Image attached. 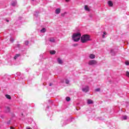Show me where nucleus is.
<instances>
[{
  "instance_id": "f257e3e1",
  "label": "nucleus",
  "mask_w": 129,
  "mask_h": 129,
  "mask_svg": "<svg viewBox=\"0 0 129 129\" xmlns=\"http://www.w3.org/2000/svg\"><path fill=\"white\" fill-rule=\"evenodd\" d=\"M72 38L74 42H78L81 38V34L80 33H74L73 34Z\"/></svg>"
},
{
  "instance_id": "f03ea898",
  "label": "nucleus",
  "mask_w": 129,
  "mask_h": 129,
  "mask_svg": "<svg viewBox=\"0 0 129 129\" xmlns=\"http://www.w3.org/2000/svg\"><path fill=\"white\" fill-rule=\"evenodd\" d=\"M88 41H90V36L87 34L84 35L81 37V42L82 43H86Z\"/></svg>"
},
{
  "instance_id": "7ed1b4c3",
  "label": "nucleus",
  "mask_w": 129,
  "mask_h": 129,
  "mask_svg": "<svg viewBox=\"0 0 129 129\" xmlns=\"http://www.w3.org/2000/svg\"><path fill=\"white\" fill-rule=\"evenodd\" d=\"M89 65L92 66V65H95L96 64H97V61L95 60H90L88 62Z\"/></svg>"
},
{
  "instance_id": "20e7f679",
  "label": "nucleus",
  "mask_w": 129,
  "mask_h": 129,
  "mask_svg": "<svg viewBox=\"0 0 129 129\" xmlns=\"http://www.w3.org/2000/svg\"><path fill=\"white\" fill-rule=\"evenodd\" d=\"M82 91H83V92H88V91H89V87H88V86H86L85 87L83 88Z\"/></svg>"
},
{
  "instance_id": "39448f33",
  "label": "nucleus",
  "mask_w": 129,
  "mask_h": 129,
  "mask_svg": "<svg viewBox=\"0 0 129 129\" xmlns=\"http://www.w3.org/2000/svg\"><path fill=\"white\" fill-rule=\"evenodd\" d=\"M60 12H61V9H60L59 8H57L56 10H55V14H56V15H59Z\"/></svg>"
},
{
  "instance_id": "423d86ee",
  "label": "nucleus",
  "mask_w": 129,
  "mask_h": 129,
  "mask_svg": "<svg viewBox=\"0 0 129 129\" xmlns=\"http://www.w3.org/2000/svg\"><path fill=\"white\" fill-rule=\"evenodd\" d=\"M57 62L58 64H63V61H62V59L60 58H57Z\"/></svg>"
},
{
  "instance_id": "0eeeda50",
  "label": "nucleus",
  "mask_w": 129,
  "mask_h": 129,
  "mask_svg": "<svg viewBox=\"0 0 129 129\" xmlns=\"http://www.w3.org/2000/svg\"><path fill=\"white\" fill-rule=\"evenodd\" d=\"M89 58L90 59H94L95 58V55H94L93 54H91L89 55Z\"/></svg>"
},
{
  "instance_id": "6e6552de",
  "label": "nucleus",
  "mask_w": 129,
  "mask_h": 129,
  "mask_svg": "<svg viewBox=\"0 0 129 129\" xmlns=\"http://www.w3.org/2000/svg\"><path fill=\"white\" fill-rule=\"evenodd\" d=\"M84 9L85 11H87V12H89V11H90V10L89 9V8H88V6H87V5L85 6Z\"/></svg>"
},
{
  "instance_id": "1a4fd4ad",
  "label": "nucleus",
  "mask_w": 129,
  "mask_h": 129,
  "mask_svg": "<svg viewBox=\"0 0 129 129\" xmlns=\"http://www.w3.org/2000/svg\"><path fill=\"white\" fill-rule=\"evenodd\" d=\"M108 4L109 7H112V6H113V3H112V2L111 1H108Z\"/></svg>"
},
{
  "instance_id": "9d476101",
  "label": "nucleus",
  "mask_w": 129,
  "mask_h": 129,
  "mask_svg": "<svg viewBox=\"0 0 129 129\" xmlns=\"http://www.w3.org/2000/svg\"><path fill=\"white\" fill-rule=\"evenodd\" d=\"M49 41L51 43H55V39L53 37L50 38Z\"/></svg>"
},
{
  "instance_id": "9b49d317",
  "label": "nucleus",
  "mask_w": 129,
  "mask_h": 129,
  "mask_svg": "<svg viewBox=\"0 0 129 129\" xmlns=\"http://www.w3.org/2000/svg\"><path fill=\"white\" fill-rule=\"evenodd\" d=\"M87 103L88 104H92V103H93V101L90 99H89L87 100Z\"/></svg>"
},
{
  "instance_id": "f8f14e48",
  "label": "nucleus",
  "mask_w": 129,
  "mask_h": 129,
  "mask_svg": "<svg viewBox=\"0 0 129 129\" xmlns=\"http://www.w3.org/2000/svg\"><path fill=\"white\" fill-rule=\"evenodd\" d=\"M12 7H15L17 5V1L12 2L11 3Z\"/></svg>"
},
{
  "instance_id": "ddd939ff",
  "label": "nucleus",
  "mask_w": 129,
  "mask_h": 129,
  "mask_svg": "<svg viewBox=\"0 0 129 129\" xmlns=\"http://www.w3.org/2000/svg\"><path fill=\"white\" fill-rule=\"evenodd\" d=\"M110 53L111 54V55H115V52L114 51V49H111Z\"/></svg>"
},
{
  "instance_id": "4468645a",
  "label": "nucleus",
  "mask_w": 129,
  "mask_h": 129,
  "mask_svg": "<svg viewBox=\"0 0 129 129\" xmlns=\"http://www.w3.org/2000/svg\"><path fill=\"white\" fill-rule=\"evenodd\" d=\"M50 53L51 54V55H54V54H56V51L55 50H51L50 51Z\"/></svg>"
},
{
  "instance_id": "2eb2a0df",
  "label": "nucleus",
  "mask_w": 129,
  "mask_h": 129,
  "mask_svg": "<svg viewBox=\"0 0 129 129\" xmlns=\"http://www.w3.org/2000/svg\"><path fill=\"white\" fill-rule=\"evenodd\" d=\"M40 32L41 33H45V32H46V28H42V29L40 30Z\"/></svg>"
},
{
  "instance_id": "dca6fc26",
  "label": "nucleus",
  "mask_w": 129,
  "mask_h": 129,
  "mask_svg": "<svg viewBox=\"0 0 129 129\" xmlns=\"http://www.w3.org/2000/svg\"><path fill=\"white\" fill-rule=\"evenodd\" d=\"M122 118H123V119H124V120H125L127 119V116L124 115L122 117Z\"/></svg>"
},
{
  "instance_id": "f3484780",
  "label": "nucleus",
  "mask_w": 129,
  "mask_h": 129,
  "mask_svg": "<svg viewBox=\"0 0 129 129\" xmlns=\"http://www.w3.org/2000/svg\"><path fill=\"white\" fill-rule=\"evenodd\" d=\"M103 34L102 35V38H105V35H106V32H103Z\"/></svg>"
},
{
  "instance_id": "a211bd4d",
  "label": "nucleus",
  "mask_w": 129,
  "mask_h": 129,
  "mask_svg": "<svg viewBox=\"0 0 129 129\" xmlns=\"http://www.w3.org/2000/svg\"><path fill=\"white\" fill-rule=\"evenodd\" d=\"M6 112H10V107H6Z\"/></svg>"
},
{
  "instance_id": "6ab92c4d",
  "label": "nucleus",
  "mask_w": 129,
  "mask_h": 129,
  "mask_svg": "<svg viewBox=\"0 0 129 129\" xmlns=\"http://www.w3.org/2000/svg\"><path fill=\"white\" fill-rule=\"evenodd\" d=\"M6 97L8 99H11V96H10V95H6Z\"/></svg>"
},
{
  "instance_id": "aec40b11",
  "label": "nucleus",
  "mask_w": 129,
  "mask_h": 129,
  "mask_svg": "<svg viewBox=\"0 0 129 129\" xmlns=\"http://www.w3.org/2000/svg\"><path fill=\"white\" fill-rule=\"evenodd\" d=\"M20 56V54H17L15 55V56L14 57V59H17L18 57H19Z\"/></svg>"
},
{
  "instance_id": "412c9836",
  "label": "nucleus",
  "mask_w": 129,
  "mask_h": 129,
  "mask_svg": "<svg viewBox=\"0 0 129 129\" xmlns=\"http://www.w3.org/2000/svg\"><path fill=\"white\" fill-rule=\"evenodd\" d=\"M71 99H70V97H66V100H67V101H70Z\"/></svg>"
},
{
  "instance_id": "4be33fe9",
  "label": "nucleus",
  "mask_w": 129,
  "mask_h": 129,
  "mask_svg": "<svg viewBox=\"0 0 129 129\" xmlns=\"http://www.w3.org/2000/svg\"><path fill=\"white\" fill-rule=\"evenodd\" d=\"M25 45H26V46L28 45H29V41H26L25 42Z\"/></svg>"
},
{
  "instance_id": "5701e85b",
  "label": "nucleus",
  "mask_w": 129,
  "mask_h": 129,
  "mask_svg": "<svg viewBox=\"0 0 129 129\" xmlns=\"http://www.w3.org/2000/svg\"><path fill=\"white\" fill-rule=\"evenodd\" d=\"M77 46H78V44H77V43L73 44V47H77Z\"/></svg>"
},
{
  "instance_id": "b1692460",
  "label": "nucleus",
  "mask_w": 129,
  "mask_h": 129,
  "mask_svg": "<svg viewBox=\"0 0 129 129\" xmlns=\"http://www.w3.org/2000/svg\"><path fill=\"white\" fill-rule=\"evenodd\" d=\"M14 41H15V39H14L13 38H10V41L12 42V43H13Z\"/></svg>"
},
{
  "instance_id": "393cba45",
  "label": "nucleus",
  "mask_w": 129,
  "mask_h": 129,
  "mask_svg": "<svg viewBox=\"0 0 129 129\" xmlns=\"http://www.w3.org/2000/svg\"><path fill=\"white\" fill-rule=\"evenodd\" d=\"M69 82H70L69 80H66V84H69Z\"/></svg>"
},
{
  "instance_id": "a878e982",
  "label": "nucleus",
  "mask_w": 129,
  "mask_h": 129,
  "mask_svg": "<svg viewBox=\"0 0 129 129\" xmlns=\"http://www.w3.org/2000/svg\"><path fill=\"white\" fill-rule=\"evenodd\" d=\"M95 91H96V92L100 91V89L99 88L96 89L95 90Z\"/></svg>"
},
{
  "instance_id": "bb28decb",
  "label": "nucleus",
  "mask_w": 129,
  "mask_h": 129,
  "mask_svg": "<svg viewBox=\"0 0 129 129\" xmlns=\"http://www.w3.org/2000/svg\"><path fill=\"white\" fill-rule=\"evenodd\" d=\"M126 76H127V77H129V72H126Z\"/></svg>"
},
{
  "instance_id": "cd10ccee",
  "label": "nucleus",
  "mask_w": 129,
  "mask_h": 129,
  "mask_svg": "<svg viewBox=\"0 0 129 129\" xmlns=\"http://www.w3.org/2000/svg\"><path fill=\"white\" fill-rule=\"evenodd\" d=\"M125 65L128 66V65H129V62L128 61H125Z\"/></svg>"
},
{
  "instance_id": "c85d7f7f",
  "label": "nucleus",
  "mask_w": 129,
  "mask_h": 129,
  "mask_svg": "<svg viewBox=\"0 0 129 129\" xmlns=\"http://www.w3.org/2000/svg\"><path fill=\"white\" fill-rule=\"evenodd\" d=\"M38 13L37 12H35L34 14V15L36 16V15H38Z\"/></svg>"
},
{
  "instance_id": "c756f323",
  "label": "nucleus",
  "mask_w": 129,
  "mask_h": 129,
  "mask_svg": "<svg viewBox=\"0 0 129 129\" xmlns=\"http://www.w3.org/2000/svg\"><path fill=\"white\" fill-rule=\"evenodd\" d=\"M49 86H52V83L49 84Z\"/></svg>"
},
{
  "instance_id": "7c9ffc66",
  "label": "nucleus",
  "mask_w": 129,
  "mask_h": 129,
  "mask_svg": "<svg viewBox=\"0 0 129 129\" xmlns=\"http://www.w3.org/2000/svg\"><path fill=\"white\" fill-rule=\"evenodd\" d=\"M62 17H64V14H61Z\"/></svg>"
},
{
  "instance_id": "2f4dec72",
  "label": "nucleus",
  "mask_w": 129,
  "mask_h": 129,
  "mask_svg": "<svg viewBox=\"0 0 129 129\" xmlns=\"http://www.w3.org/2000/svg\"><path fill=\"white\" fill-rule=\"evenodd\" d=\"M11 129H15L13 127H11Z\"/></svg>"
},
{
  "instance_id": "473e14b6",
  "label": "nucleus",
  "mask_w": 129,
  "mask_h": 129,
  "mask_svg": "<svg viewBox=\"0 0 129 129\" xmlns=\"http://www.w3.org/2000/svg\"><path fill=\"white\" fill-rule=\"evenodd\" d=\"M70 0H66V2H69Z\"/></svg>"
},
{
  "instance_id": "72a5a7b5",
  "label": "nucleus",
  "mask_w": 129,
  "mask_h": 129,
  "mask_svg": "<svg viewBox=\"0 0 129 129\" xmlns=\"http://www.w3.org/2000/svg\"><path fill=\"white\" fill-rule=\"evenodd\" d=\"M27 129H31V128H28Z\"/></svg>"
},
{
  "instance_id": "f704fd0d",
  "label": "nucleus",
  "mask_w": 129,
  "mask_h": 129,
  "mask_svg": "<svg viewBox=\"0 0 129 129\" xmlns=\"http://www.w3.org/2000/svg\"><path fill=\"white\" fill-rule=\"evenodd\" d=\"M32 2H34V1H35V0H32Z\"/></svg>"
},
{
  "instance_id": "c9c22d12",
  "label": "nucleus",
  "mask_w": 129,
  "mask_h": 129,
  "mask_svg": "<svg viewBox=\"0 0 129 129\" xmlns=\"http://www.w3.org/2000/svg\"><path fill=\"white\" fill-rule=\"evenodd\" d=\"M47 108H49V106H47Z\"/></svg>"
},
{
  "instance_id": "e433bc0d",
  "label": "nucleus",
  "mask_w": 129,
  "mask_h": 129,
  "mask_svg": "<svg viewBox=\"0 0 129 129\" xmlns=\"http://www.w3.org/2000/svg\"><path fill=\"white\" fill-rule=\"evenodd\" d=\"M7 22H9V20H7Z\"/></svg>"
}]
</instances>
